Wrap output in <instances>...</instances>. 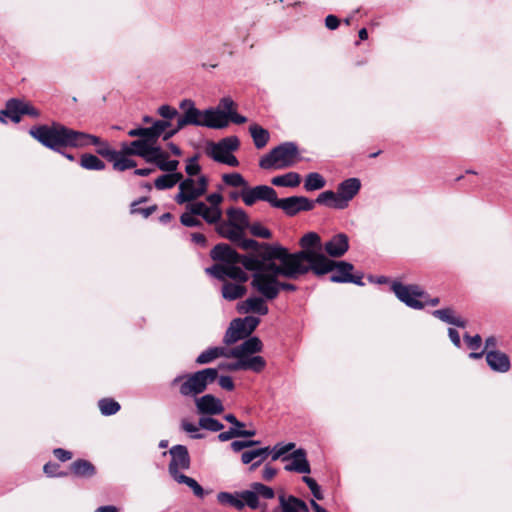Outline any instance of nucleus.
Wrapping results in <instances>:
<instances>
[{
    "mask_svg": "<svg viewBox=\"0 0 512 512\" xmlns=\"http://www.w3.org/2000/svg\"><path fill=\"white\" fill-rule=\"evenodd\" d=\"M349 249V237L345 233L333 235L324 244V250L332 258L342 257Z\"/></svg>",
    "mask_w": 512,
    "mask_h": 512,
    "instance_id": "obj_21",
    "label": "nucleus"
},
{
    "mask_svg": "<svg viewBox=\"0 0 512 512\" xmlns=\"http://www.w3.org/2000/svg\"><path fill=\"white\" fill-rule=\"evenodd\" d=\"M258 252V255L248 254L243 255L240 254V258L238 259V264H241L245 270L253 272V274L262 273L263 272V249L254 250Z\"/></svg>",
    "mask_w": 512,
    "mask_h": 512,
    "instance_id": "obj_29",
    "label": "nucleus"
},
{
    "mask_svg": "<svg viewBox=\"0 0 512 512\" xmlns=\"http://www.w3.org/2000/svg\"><path fill=\"white\" fill-rule=\"evenodd\" d=\"M315 207V202L305 196H290L279 199L277 197L274 208L283 210L288 217H294L300 212L311 211Z\"/></svg>",
    "mask_w": 512,
    "mask_h": 512,
    "instance_id": "obj_12",
    "label": "nucleus"
},
{
    "mask_svg": "<svg viewBox=\"0 0 512 512\" xmlns=\"http://www.w3.org/2000/svg\"><path fill=\"white\" fill-rule=\"evenodd\" d=\"M199 427L207 431L219 432L224 428V425L213 417L202 416L199 419Z\"/></svg>",
    "mask_w": 512,
    "mask_h": 512,
    "instance_id": "obj_48",
    "label": "nucleus"
},
{
    "mask_svg": "<svg viewBox=\"0 0 512 512\" xmlns=\"http://www.w3.org/2000/svg\"><path fill=\"white\" fill-rule=\"evenodd\" d=\"M44 473L48 477H65L67 472L60 470V465L55 462H48L43 467Z\"/></svg>",
    "mask_w": 512,
    "mask_h": 512,
    "instance_id": "obj_59",
    "label": "nucleus"
},
{
    "mask_svg": "<svg viewBox=\"0 0 512 512\" xmlns=\"http://www.w3.org/2000/svg\"><path fill=\"white\" fill-rule=\"evenodd\" d=\"M215 359H217L215 347H209L198 355L195 362L198 365H205L213 362Z\"/></svg>",
    "mask_w": 512,
    "mask_h": 512,
    "instance_id": "obj_58",
    "label": "nucleus"
},
{
    "mask_svg": "<svg viewBox=\"0 0 512 512\" xmlns=\"http://www.w3.org/2000/svg\"><path fill=\"white\" fill-rule=\"evenodd\" d=\"M217 500L220 504L234 507L238 510L243 509V503L241 502L239 494H232L229 492H220L217 495Z\"/></svg>",
    "mask_w": 512,
    "mask_h": 512,
    "instance_id": "obj_42",
    "label": "nucleus"
},
{
    "mask_svg": "<svg viewBox=\"0 0 512 512\" xmlns=\"http://www.w3.org/2000/svg\"><path fill=\"white\" fill-rule=\"evenodd\" d=\"M361 188V182L358 178H348L338 184L337 195L338 202L336 206L348 207L349 202L358 194Z\"/></svg>",
    "mask_w": 512,
    "mask_h": 512,
    "instance_id": "obj_18",
    "label": "nucleus"
},
{
    "mask_svg": "<svg viewBox=\"0 0 512 512\" xmlns=\"http://www.w3.org/2000/svg\"><path fill=\"white\" fill-rule=\"evenodd\" d=\"M215 230L222 238L228 239L242 250L249 251L259 249L260 242L245 238V233L241 231V227H236L231 223L222 221L216 225Z\"/></svg>",
    "mask_w": 512,
    "mask_h": 512,
    "instance_id": "obj_10",
    "label": "nucleus"
},
{
    "mask_svg": "<svg viewBox=\"0 0 512 512\" xmlns=\"http://www.w3.org/2000/svg\"><path fill=\"white\" fill-rule=\"evenodd\" d=\"M247 229H249L250 233L255 237H259V238H263V239L272 238V232L268 228H266L262 224H260L259 222L249 224V227Z\"/></svg>",
    "mask_w": 512,
    "mask_h": 512,
    "instance_id": "obj_54",
    "label": "nucleus"
},
{
    "mask_svg": "<svg viewBox=\"0 0 512 512\" xmlns=\"http://www.w3.org/2000/svg\"><path fill=\"white\" fill-rule=\"evenodd\" d=\"M221 210L220 208L208 207L207 212L203 215V219L209 224H218L221 221Z\"/></svg>",
    "mask_w": 512,
    "mask_h": 512,
    "instance_id": "obj_60",
    "label": "nucleus"
},
{
    "mask_svg": "<svg viewBox=\"0 0 512 512\" xmlns=\"http://www.w3.org/2000/svg\"><path fill=\"white\" fill-rule=\"evenodd\" d=\"M120 156H115V158L111 161L113 163V169L117 171H125L127 169H131L136 167L137 163L135 160L127 158L122 151Z\"/></svg>",
    "mask_w": 512,
    "mask_h": 512,
    "instance_id": "obj_47",
    "label": "nucleus"
},
{
    "mask_svg": "<svg viewBox=\"0 0 512 512\" xmlns=\"http://www.w3.org/2000/svg\"><path fill=\"white\" fill-rule=\"evenodd\" d=\"M259 249H263V274L269 277H284L289 280H297L308 273L304 265L298 264V258L302 254L291 255V252L280 244L262 242Z\"/></svg>",
    "mask_w": 512,
    "mask_h": 512,
    "instance_id": "obj_2",
    "label": "nucleus"
},
{
    "mask_svg": "<svg viewBox=\"0 0 512 512\" xmlns=\"http://www.w3.org/2000/svg\"><path fill=\"white\" fill-rule=\"evenodd\" d=\"M432 315L445 323L455 325L457 327L464 328L466 326V321L455 316L454 311L451 308L434 310Z\"/></svg>",
    "mask_w": 512,
    "mask_h": 512,
    "instance_id": "obj_34",
    "label": "nucleus"
},
{
    "mask_svg": "<svg viewBox=\"0 0 512 512\" xmlns=\"http://www.w3.org/2000/svg\"><path fill=\"white\" fill-rule=\"evenodd\" d=\"M259 323L260 319L255 316H246L232 320L225 332L223 342L226 345H231L248 337L257 328Z\"/></svg>",
    "mask_w": 512,
    "mask_h": 512,
    "instance_id": "obj_8",
    "label": "nucleus"
},
{
    "mask_svg": "<svg viewBox=\"0 0 512 512\" xmlns=\"http://www.w3.org/2000/svg\"><path fill=\"white\" fill-rule=\"evenodd\" d=\"M263 350L262 341L256 337L252 336L242 342L240 345L232 348L231 354L233 356H241L244 358H252L255 356L254 354L259 353Z\"/></svg>",
    "mask_w": 512,
    "mask_h": 512,
    "instance_id": "obj_26",
    "label": "nucleus"
},
{
    "mask_svg": "<svg viewBox=\"0 0 512 512\" xmlns=\"http://www.w3.org/2000/svg\"><path fill=\"white\" fill-rule=\"evenodd\" d=\"M295 447V444L290 442L287 444L278 443L271 449V459L272 461L278 460L280 457L286 456L285 454L289 451L293 450Z\"/></svg>",
    "mask_w": 512,
    "mask_h": 512,
    "instance_id": "obj_52",
    "label": "nucleus"
},
{
    "mask_svg": "<svg viewBox=\"0 0 512 512\" xmlns=\"http://www.w3.org/2000/svg\"><path fill=\"white\" fill-rule=\"evenodd\" d=\"M169 454L171 461L168 466V471L173 479L178 475H183L180 470H188L191 465V459L186 446L177 444L170 448Z\"/></svg>",
    "mask_w": 512,
    "mask_h": 512,
    "instance_id": "obj_16",
    "label": "nucleus"
},
{
    "mask_svg": "<svg viewBox=\"0 0 512 512\" xmlns=\"http://www.w3.org/2000/svg\"><path fill=\"white\" fill-rule=\"evenodd\" d=\"M179 119V128H184L187 125L202 126L203 112L195 106L187 109L186 112Z\"/></svg>",
    "mask_w": 512,
    "mask_h": 512,
    "instance_id": "obj_33",
    "label": "nucleus"
},
{
    "mask_svg": "<svg viewBox=\"0 0 512 512\" xmlns=\"http://www.w3.org/2000/svg\"><path fill=\"white\" fill-rule=\"evenodd\" d=\"M1 114L8 117L13 123H19L24 115L32 118L40 116L39 110L19 98H11L6 101L5 108L1 110Z\"/></svg>",
    "mask_w": 512,
    "mask_h": 512,
    "instance_id": "obj_11",
    "label": "nucleus"
},
{
    "mask_svg": "<svg viewBox=\"0 0 512 512\" xmlns=\"http://www.w3.org/2000/svg\"><path fill=\"white\" fill-rule=\"evenodd\" d=\"M301 182V176L297 172H288L283 175L275 176L271 183L277 187H297Z\"/></svg>",
    "mask_w": 512,
    "mask_h": 512,
    "instance_id": "obj_36",
    "label": "nucleus"
},
{
    "mask_svg": "<svg viewBox=\"0 0 512 512\" xmlns=\"http://www.w3.org/2000/svg\"><path fill=\"white\" fill-rule=\"evenodd\" d=\"M241 197L245 205L252 206L257 201L268 202L274 207L277 199V192L274 188L267 185H258L252 188L246 187L241 192Z\"/></svg>",
    "mask_w": 512,
    "mask_h": 512,
    "instance_id": "obj_14",
    "label": "nucleus"
},
{
    "mask_svg": "<svg viewBox=\"0 0 512 512\" xmlns=\"http://www.w3.org/2000/svg\"><path fill=\"white\" fill-rule=\"evenodd\" d=\"M171 126L170 121L166 120H156L152 123V125L149 127L150 134L152 137V142L156 143L157 140L161 135H164L166 129Z\"/></svg>",
    "mask_w": 512,
    "mask_h": 512,
    "instance_id": "obj_45",
    "label": "nucleus"
},
{
    "mask_svg": "<svg viewBox=\"0 0 512 512\" xmlns=\"http://www.w3.org/2000/svg\"><path fill=\"white\" fill-rule=\"evenodd\" d=\"M154 186L158 190H166L173 187L170 174H163L155 179Z\"/></svg>",
    "mask_w": 512,
    "mask_h": 512,
    "instance_id": "obj_63",
    "label": "nucleus"
},
{
    "mask_svg": "<svg viewBox=\"0 0 512 512\" xmlns=\"http://www.w3.org/2000/svg\"><path fill=\"white\" fill-rule=\"evenodd\" d=\"M325 263V266H327L326 270L320 272L313 270L312 273L320 277L333 272V274L330 276L331 282L353 283L359 286H364V282L362 281L363 274H352L354 269L353 264L346 261H335L330 258H328V262Z\"/></svg>",
    "mask_w": 512,
    "mask_h": 512,
    "instance_id": "obj_7",
    "label": "nucleus"
},
{
    "mask_svg": "<svg viewBox=\"0 0 512 512\" xmlns=\"http://www.w3.org/2000/svg\"><path fill=\"white\" fill-rule=\"evenodd\" d=\"M247 293L246 287L242 283H232L225 281L222 286V297L228 301H234L242 298Z\"/></svg>",
    "mask_w": 512,
    "mask_h": 512,
    "instance_id": "obj_31",
    "label": "nucleus"
},
{
    "mask_svg": "<svg viewBox=\"0 0 512 512\" xmlns=\"http://www.w3.org/2000/svg\"><path fill=\"white\" fill-rule=\"evenodd\" d=\"M80 166L90 171H102L106 168L105 163L94 154L84 153L80 157Z\"/></svg>",
    "mask_w": 512,
    "mask_h": 512,
    "instance_id": "obj_37",
    "label": "nucleus"
},
{
    "mask_svg": "<svg viewBox=\"0 0 512 512\" xmlns=\"http://www.w3.org/2000/svg\"><path fill=\"white\" fill-rule=\"evenodd\" d=\"M251 488L255 491L258 499L260 497L263 499H272L275 496V492L271 487L266 486L260 482L252 483Z\"/></svg>",
    "mask_w": 512,
    "mask_h": 512,
    "instance_id": "obj_53",
    "label": "nucleus"
},
{
    "mask_svg": "<svg viewBox=\"0 0 512 512\" xmlns=\"http://www.w3.org/2000/svg\"><path fill=\"white\" fill-rule=\"evenodd\" d=\"M176 482L180 484L187 485L194 493V495L200 499H203L206 495V492L202 488V486L193 478L186 476V475H178L176 479H174Z\"/></svg>",
    "mask_w": 512,
    "mask_h": 512,
    "instance_id": "obj_41",
    "label": "nucleus"
},
{
    "mask_svg": "<svg viewBox=\"0 0 512 512\" xmlns=\"http://www.w3.org/2000/svg\"><path fill=\"white\" fill-rule=\"evenodd\" d=\"M70 472L80 479H91L97 474L95 465L86 459H76L70 465Z\"/></svg>",
    "mask_w": 512,
    "mask_h": 512,
    "instance_id": "obj_28",
    "label": "nucleus"
},
{
    "mask_svg": "<svg viewBox=\"0 0 512 512\" xmlns=\"http://www.w3.org/2000/svg\"><path fill=\"white\" fill-rule=\"evenodd\" d=\"M155 143H148L145 149L147 162L156 161L158 158H168V154L163 152L159 146H153Z\"/></svg>",
    "mask_w": 512,
    "mask_h": 512,
    "instance_id": "obj_51",
    "label": "nucleus"
},
{
    "mask_svg": "<svg viewBox=\"0 0 512 512\" xmlns=\"http://www.w3.org/2000/svg\"><path fill=\"white\" fill-rule=\"evenodd\" d=\"M339 198L336 192L332 190H327L322 193H320L317 198L314 200L315 204L325 205L327 207L333 208V209H344L343 207L336 206Z\"/></svg>",
    "mask_w": 512,
    "mask_h": 512,
    "instance_id": "obj_38",
    "label": "nucleus"
},
{
    "mask_svg": "<svg viewBox=\"0 0 512 512\" xmlns=\"http://www.w3.org/2000/svg\"><path fill=\"white\" fill-rule=\"evenodd\" d=\"M146 146V141L134 140L130 145L123 144L121 151L128 156L135 155L144 158L146 156Z\"/></svg>",
    "mask_w": 512,
    "mask_h": 512,
    "instance_id": "obj_40",
    "label": "nucleus"
},
{
    "mask_svg": "<svg viewBox=\"0 0 512 512\" xmlns=\"http://www.w3.org/2000/svg\"><path fill=\"white\" fill-rule=\"evenodd\" d=\"M240 146V141L237 136H228L222 138L218 142H209L205 149L208 157L215 162L222 163L230 152L236 151Z\"/></svg>",
    "mask_w": 512,
    "mask_h": 512,
    "instance_id": "obj_13",
    "label": "nucleus"
},
{
    "mask_svg": "<svg viewBox=\"0 0 512 512\" xmlns=\"http://www.w3.org/2000/svg\"><path fill=\"white\" fill-rule=\"evenodd\" d=\"M237 360L235 362L222 364L220 368L229 371H252L261 373L266 367V360L262 356H253L252 358H244L241 356H233Z\"/></svg>",
    "mask_w": 512,
    "mask_h": 512,
    "instance_id": "obj_17",
    "label": "nucleus"
},
{
    "mask_svg": "<svg viewBox=\"0 0 512 512\" xmlns=\"http://www.w3.org/2000/svg\"><path fill=\"white\" fill-rule=\"evenodd\" d=\"M228 220L226 222L241 227V231L245 233V230L249 227V218L247 213L241 208H229L226 212Z\"/></svg>",
    "mask_w": 512,
    "mask_h": 512,
    "instance_id": "obj_32",
    "label": "nucleus"
},
{
    "mask_svg": "<svg viewBox=\"0 0 512 512\" xmlns=\"http://www.w3.org/2000/svg\"><path fill=\"white\" fill-rule=\"evenodd\" d=\"M325 185L326 180L324 177L317 172H312L309 173L305 178L304 189L306 191H315L322 189Z\"/></svg>",
    "mask_w": 512,
    "mask_h": 512,
    "instance_id": "obj_39",
    "label": "nucleus"
},
{
    "mask_svg": "<svg viewBox=\"0 0 512 512\" xmlns=\"http://www.w3.org/2000/svg\"><path fill=\"white\" fill-rule=\"evenodd\" d=\"M205 272L217 280L225 282L226 278L228 277V265L218 262L210 267H207Z\"/></svg>",
    "mask_w": 512,
    "mask_h": 512,
    "instance_id": "obj_44",
    "label": "nucleus"
},
{
    "mask_svg": "<svg viewBox=\"0 0 512 512\" xmlns=\"http://www.w3.org/2000/svg\"><path fill=\"white\" fill-rule=\"evenodd\" d=\"M299 159V150L296 143L284 142L261 157L259 166L265 170L285 169L292 167Z\"/></svg>",
    "mask_w": 512,
    "mask_h": 512,
    "instance_id": "obj_5",
    "label": "nucleus"
},
{
    "mask_svg": "<svg viewBox=\"0 0 512 512\" xmlns=\"http://www.w3.org/2000/svg\"><path fill=\"white\" fill-rule=\"evenodd\" d=\"M302 481L309 487V489L311 490V493H312V495L314 496L315 499H317V500H322L323 499L324 496H323L321 487L316 482L315 479H313V478H311L309 476H303L302 477Z\"/></svg>",
    "mask_w": 512,
    "mask_h": 512,
    "instance_id": "obj_57",
    "label": "nucleus"
},
{
    "mask_svg": "<svg viewBox=\"0 0 512 512\" xmlns=\"http://www.w3.org/2000/svg\"><path fill=\"white\" fill-rule=\"evenodd\" d=\"M391 290L396 297L406 306L420 310L425 304L436 306L439 304V298H428V294L418 285H404L401 282L393 281Z\"/></svg>",
    "mask_w": 512,
    "mask_h": 512,
    "instance_id": "obj_6",
    "label": "nucleus"
},
{
    "mask_svg": "<svg viewBox=\"0 0 512 512\" xmlns=\"http://www.w3.org/2000/svg\"><path fill=\"white\" fill-rule=\"evenodd\" d=\"M218 378L217 368H204L192 373H184L176 376L170 383L172 388H177L179 394L185 398H198V395L206 391L207 387Z\"/></svg>",
    "mask_w": 512,
    "mask_h": 512,
    "instance_id": "obj_3",
    "label": "nucleus"
},
{
    "mask_svg": "<svg viewBox=\"0 0 512 512\" xmlns=\"http://www.w3.org/2000/svg\"><path fill=\"white\" fill-rule=\"evenodd\" d=\"M291 459V462L286 464L284 469L288 472H297L308 474L311 472L309 461L307 460V453L304 449L299 448L293 451L290 455L284 456L283 461Z\"/></svg>",
    "mask_w": 512,
    "mask_h": 512,
    "instance_id": "obj_20",
    "label": "nucleus"
},
{
    "mask_svg": "<svg viewBox=\"0 0 512 512\" xmlns=\"http://www.w3.org/2000/svg\"><path fill=\"white\" fill-rule=\"evenodd\" d=\"M464 340L466 341L467 346L471 350H478L481 347L482 344V338L479 334H476L474 336H470L469 334H464Z\"/></svg>",
    "mask_w": 512,
    "mask_h": 512,
    "instance_id": "obj_64",
    "label": "nucleus"
},
{
    "mask_svg": "<svg viewBox=\"0 0 512 512\" xmlns=\"http://www.w3.org/2000/svg\"><path fill=\"white\" fill-rule=\"evenodd\" d=\"M29 134L44 147L54 152H60L61 147L85 148L96 146V153L107 161L111 162L115 156H120L121 152L112 149L107 141L100 137L82 131L73 130L60 123L52 125L32 126Z\"/></svg>",
    "mask_w": 512,
    "mask_h": 512,
    "instance_id": "obj_1",
    "label": "nucleus"
},
{
    "mask_svg": "<svg viewBox=\"0 0 512 512\" xmlns=\"http://www.w3.org/2000/svg\"><path fill=\"white\" fill-rule=\"evenodd\" d=\"M251 288L267 301L278 297L277 279L263 273L252 274Z\"/></svg>",
    "mask_w": 512,
    "mask_h": 512,
    "instance_id": "obj_15",
    "label": "nucleus"
},
{
    "mask_svg": "<svg viewBox=\"0 0 512 512\" xmlns=\"http://www.w3.org/2000/svg\"><path fill=\"white\" fill-rule=\"evenodd\" d=\"M250 135L253 139L254 145L257 149L264 148L270 139V134L267 129H264L258 124H252L249 127Z\"/></svg>",
    "mask_w": 512,
    "mask_h": 512,
    "instance_id": "obj_35",
    "label": "nucleus"
},
{
    "mask_svg": "<svg viewBox=\"0 0 512 512\" xmlns=\"http://www.w3.org/2000/svg\"><path fill=\"white\" fill-rule=\"evenodd\" d=\"M281 512H309V508L302 499L293 495L279 496V508Z\"/></svg>",
    "mask_w": 512,
    "mask_h": 512,
    "instance_id": "obj_30",
    "label": "nucleus"
},
{
    "mask_svg": "<svg viewBox=\"0 0 512 512\" xmlns=\"http://www.w3.org/2000/svg\"><path fill=\"white\" fill-rule=\"evenodd\" d=\"M300 251L291 253V255L302 254L297 260L299 265H304L308 269V273L313 270L318 272L326 270L325 262H328V257L318 251L316 248L321 246V238L316 232H308L304 234L300 240Z\"/></svg>",
    "mask_w": 512,
    "mask_h": 512,
    "instance_id": "obj_4",
    "label": "nucleus"
},
{
    "mask_svg": "<svg viewBox=\"0 0 512 512\" xmlns=\"http://www.w3.org/2000/svg\"><path fill=\"white\" fill-rule=\"evenodd\" d=\"M157 113L162 118H164L166 121H169V120L173 119L174 117L178 116L177 109L172 107V106H170V105H167V104L161 105L157 109Z\"/></svg>",
    "mask_w": 512,
    "mask_h": 512,
    "instance_id": "obj_61",
    "label": "nucleus"
},
{
    "mask_svg": "<svg viewBox=\"0 0 512 512\" xmlns=\"http://www.w3.org/2000/svg\"><path fill=\"white\" fill-rule=\"evenodd\" d=\"M197 413L200 415H220L224 411L222 401L212 394H205L194 400Z\"/></svg>",
    "mask_w": 512,
    "mask_h": 512,
    "instance_id": "obj_19",
    "label": "nucleus"
},
{
    "mask_svg": "<svg viewBox=\"0 0 512 512\" xmlns=\"http://www.w3.org/2000/svg\"><path fill=\"white\" fill-rule=\"evenodd\" d=\"M180 222L182 225L186 227H200L202 226V222L194 217V214L191 212H185L180 216Z\"/></svg>",
    "mask_w": 512,
    "mask_h": 512,
    "instance_id": "obj_62",
    "label": "nucleus"
},
{
    "mask_svg": "<svg viewBox=\"0 0 512 512\" xmlns=\"http://www.w3.org/2000/svg\"><path fill=\"white\" fill-rule=\"evenodd\" d=\"M270 447H260L248 451H244L241 455L243 464H251L250 471H255L270 455Z\"/></svg>",
    "mask_w": 512,
    "mask_h": 512,
    "instance_id": "obj_25",
    "label": "nucleus"
},
{
    "mask_svg": "<svg viewBox=\"0 0 512 512\" xmlns=\"http://www.w3.org/2000/svg\"><path fill=\"white\" fill-rule=\"evenodd\" d=\"M241 502L243 503V508L248 506L249 508L255 510L260 507V501L255 493V491L251 488L250 490L242 491L240 494Z\"/></svg>",
    "mask_w": 512,
    "mask_h": 512,
    "instance_id": "obj_46",
    "label": "nucleus"
},
{
    "mask_svg": "<svg viewBox=\"0 0 512 512\" xmlns=\"http://www.w3.org/2000/svg\"><path fill=\"white\" fill-rule=\"evenodd\" d=\"M130 137H139V141H146V144L153 143L149 127H137L128 131Z\"/></svg>",
    "mask_w": 512,
    "mask_h": 512,
    "instance_id": "obj_56",
    "label": "nucleus"
},
{
    "mask_svg": "<svg viewBox=\"0 0 512 512\" xmlns=\"http://www.w3.org/2000/svg\"><path fill=\"white\" fill-rule=\"evenodd\" d=\"M199 160V154H195L192 157L187 159L185 172L188 174L190 178L193 176H196L201 171V166L198 163Z\"/></svg>",
    "mask_w": 512,
    "mask_h": 512,
    "instance_id": "obj_55",
    "label": "nucleus"
},
{
    "mask_svg": "<svg viewBox=\"0 0 512 512\" xmlns=\"http://www.w3.org/2000/svg\"><path fill=\"white\" fill-rule=\"evenodd\" d=\"M202 126L211 129H223L228 126L227 113L219 108H208L203 111Z\"/></svg>",
    "mask_w": 512,
    "mask_h": 512,
    "instance_id": "obj_24",
    "label": "nucleus"
},
{
    "mask_svg": "<svg viewBox=\"0 0 512 512\" xmlns=\"http://www.w3.org/2000/svg\"><path fill=\"white\" fill-rule=\"evenodd\" d=\"M99 409L101 414L104 416H111L116 414L121 406L120 404L112 398H103L98 402Z\"/></svg>",
    "mask_w": 512,
    "mask_h": 512,
    "instance_id": "obj_43",
    "label": "nucleus"
},
{
    "mask_svg": "<svg viewBox=\"0 0 512 512\" xmlns=\"http://www.w3.org/2000/svg\"><path fill=\"white\" fill-rule=\"evenodd\" d=\"M266 301L261 296H250L246 300L238 304V312L242 314L255 313L261 316H265L269 312V308L266 305Z\"/></svg>",
    "mask_w": 512,
    "mask_h": 512,
    "instance_id": "obj_23",
    "label": "nucleus"
},
{
    "mask_svg": "<svg viewBox=\"0 0 512 512\" xmlns=\"http://www.w3.org/2000/svg\"><path fill=\"white\" fill-rule=\"evenodd\" d=\"M486 362L493 371L500 373L507 372L511 366L509 357L499 350L486 352Z\"/></svg>",
    "mask_w": 512,
    "mask_h": 512,
    "instance_id": "obj_27",
    "label": "nucleus"
},
{
    "mask_svg": "<svg viewBox=\"0 0 512 512\" xmlns=\"http://www.w3.org/2000/svg\"><path fill=\"white\" fill-rule=\"evenodd\" d=\"M208 184L209 179L206 175H200L197 182L193 178H185L179 184V193L175 196V201L183 204L196 200L207 192Z\"/></svg>",
    "mask_w": 512,
    "mask_h": 512,
    "instance_id": "obj_9",
    "label": "nucleus"
},
{
    "mask_svg": "<svg viewBox=\"0 0 512 512\" xmlns=\"http://www.w3.org/2000/svg\"><path fill=\"white\" fill-rule=\"evenodd\" d=\"M212 260L219 263L231 265L238 264L240 254L226 243L216 244L210 251Z\"/></svg>",
    "mask_w": 512,
    "mask_h": 512,
    "instance_id": "obj_22",
    "label": "nucleus"
},
{
    "mask_svg": "<svg viewBox=\"0 0 512 512\" xmlns=\"http://www.w3.org/2000/svg\"><path fill=\"white\" fill-rule=\"evenodd\" d=\"M238 283H246L249 280V275L237 264L228 265V277Z\"/></svg>",
    "mask_w": 512,
    "mask_h": 512,
    "instance_id": "obj_49",
    "label": "nucleus"
},
{
    "mask_svg": "<svg viewBox=\"0 0 512 512\" xmlns=\"http://www.w3.org/2000/svg\"><path fill=\"white\" fill-rule=\"evenodd\" d=\"M222 180L226 185L231 187H247V181L240 173L237 172L223 174Z\"/></svg>",
    "mask_w": 512,
    "mask_h": 512,
    "instance_id": "obj_50",
    "label": "nucleus"
}]
</instances>
